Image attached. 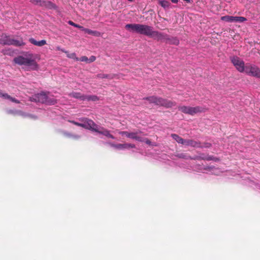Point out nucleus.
<instances>
[{
    "label": "nucleus",
    "mask_w": 260,
    "mask_h": 260,
    "mask_svg": "<svg viewBox=\"0 0 260 260\" xmlns=\"http://www.w3.org/2000/svg\"><path fill=\"white\" fill-rule=\"evenodd\" d=\"M221 20L228 22H243L247 20L245 17L242 16H224L221 17Z\"/></svg>",
    "instance_id": "8"
},
{
    "label": "nucleus",
    "mask_w": 260,
    "mask_h": 260,
    "mask_svg": "<svg viewBox=\"0 0 260 260\" xmlns=\"http://www.w3.org/2000/svg\"><path fill=\"white\" fill-rule=\"evenodd\" d=\"M66 135L68 137H71L72 136L75 139H78L80 137L79 136H72L70 134H67Z\"/></svg>",
    "instance_id": "41"
},
{
    "label": "nucleus",
    "mask_w": 260,
    "mask_h": 260,
    "mask_svg": "<svg viewBox=\"0 0 260 260\" xmlns=\"http://www.w3.org/2000/svg\"><path fill=\"white\" fill-rule=\"evenodd\" d=\"M167 37V35L158 31L153 30V29L149 36V37L158 41L165 40Z\"/></svg>",
    "instance_id": "11"
},
{
    "label": "nucleus",
    "mask_w": 260,
    "mask_h": 260,
    "mask_svg": "<svg viewBox=\"0 0 260 260\" xmlns=\"http://www.w3.org/2000/svg\"><path fill=\"white\" fill-rule=\"evenodd\" d=\"M177 157L179 158H184V159H200L201 157L200 156H194L193 157H191L189 156H187L186 154L184 153L178 154ZM202 159L207 160H214L215 161L219 160V159L217 158H214L212 156H208L204 157H202Z\"/></svg>",
    "instance_id": "10"
},
{
    "label": "nucleus",
    "mask_w": 260,
    "mask_h": 260,
    "mask_svg": "<svg viewBox=\"0 0 260 260\" xmlns=\"http://www.w3.org/2000/svg\"><path fill=\"white\" fill-rule=\"evenodd\" d=\"M43 0H30V2L36 5L42 7Z\"/></svg>",
    "instance_id": "29"
},
{
    "label": "nucleus",
    "mask_w": 260,
    "mask_h": 260,
    "mask_svg": "<svg viewBox=\"0 0 260 260\" xmlns=\"http://www.w3.org/2000/svg\"><path fill=\"white\" fill-rule=\"evenodd\" d=\"M139 133H141V132H130L128 135V138L136 140L139 142H142L143 141V138L138 135Z\"/></svg>",
    "instance_id": "14"
},
{
    "label": "nucleus",
    "mask_w": 260,
    "mask_h": 260,
    "mask_svg": "<svg viewBox=\"0 0 260 260\" xmlns=\"http://www.w3.org/2000/svg\"><path fill=\"white\" fill-rule=\"evenodd\" d=\"M69 96L75 99H80L82 101H84V95L82 94L80 92H73L69 94Z\"/></svg>",
    "instance_id": "20"
},
{
    "label": "nucleus",
    "mask_w": 260,
    "mask_h": 260,
    "mask_svg": "<svg viewBox=\"0 0 260 260\" xmlns=\"http://www.w3.org/2000/svg\"><path fill=\"white\" fill-rule=\"evenodd\" d=\"M79 120L81 121L82 127L95 132L112 139H115V137L110 134L109 131L97 125L93 120L87 118H80Z\"/></svg>",
    "instance_id": "2"
},
{
    "label": "nucleus",
    "mask_w": 260,
    "mask_h": 260,
    "mask_svg": "<svg viewBox=\"0 0 260 260\" xmlns=\"http://www.w3.org/2000/svg\"><path fill=\"white\" fill-rule=\"evenodd\" d=\"M129 132H126V131H120L119 132V134L121 135H125L126 137L128 138V135L129 134Z\"/></svg>",
    "instance_id": "34"
},
{
    "label": "nucleus",
    "mask_w": 260,
    "mask_h": 260,
    "mask_svg": "<svg viewBox=\"0 0 260 260\" xmlns=\"http://www.w3.org/2000/svg\"><path fill=\"white\" fill-rule=\"evenodd\" d=\"M82 30L84 31L86 33H87L88 34L94 36H96V37L101 36V33L98 31L92 30L90 29L84 28V27H82Z\"/></svg>",
    "instance_id": "17"
},
{
    "label": "nucleus",
    "mask_w": 260,
    "mask_h": 260,
    "mask_svg": "<svg viewBox=\"0 0 260 260\" xmlns=\"http://www.w3.org/2000/svg\"><path fill=\"white\" fill-rule=\"evenodd\" d=\"M69 122H70V123H73V124H75V122H76V121H74V120H69Z\"/></svg>",
    "instance_id": "44"
},
{
    "label": "nucleus",
    "mask_w": 260,
    "mask_h": 260,
    "mask_svg": "<svg viewBox=\"0 0 260 260\" xmlns=\"http://www.w3.org/2000/svg\"><path fill=\"white\" fill-rule=\"evenodd\" d=\"M244 72L248 75L260 78V69L254 64L247 63Z\"/></svg>",
    "instance_id": "6"
},
{
    "label": "nucleus",
    "mask_w": 260,
    "mask_h": 260,
    "mask_svg": "<svg viewBox=\"0 0 260 260\" xmlns=\"http://www.w3.org/2000/svg\"><path fill=\"white\" fill-rule=\"evenodd\" d=\"M8 96H9V97H6V99L9 100H10L11 101H12V102H14V103H19V101L18 100H17V99H15V98H13L11 97V96L10 95H9V94H8Z\"/></svg>",
    "instance_id": "32"
},
{
    "label": "nucleus",
    "mask_w": 260,
    "mask_h": 260,
    "mask_svg": "<svg viewBox=\"0 0 260 260\" xmlns=\"http://www.w3.org/2000/svg\"><path fill=\"white\" fill-rule=\"evenodd\" d=\"M230 60L237 70L240 73L244 72L245 66L244 61L237 56L230 57Z\"/></svg>",
    "instance_id": "7"
},
{
    "label": "nucleus",
    "mask_w": 260,
    "mask_h": 260,
    "mask_svg": "<svg viewBox=\"0 0 260 260\" xmlns=\"http://www.w3.org/2000/svg\"><path fill=\"white\" fill-rule=\"evenodd\" d=\"M185 145L194 148H203L200 142L191 139L186 140Z\"/></svg>",
    "instance_id": "12"
},
{
    "label": "nucleus",
    "mask_w": 260,
    "mask_h": 260,
    "mask_svg": "<svg viewBox=\"0 0 260 260\" xmlns=\"http://www.w3.org/2000/svg\"><path fill=\"white\" fill-rule=\"evenodd\" d=\"M183 1L186 2V3H190L191 0H183Z\"/></svg>",
    "instance_id": "45"
},
{
    "label": "nucleus",
    "mask_w": 260,
    "mask_h": 260,
    "mask_svg": "<svg viewBox=\"0 0 260 260\" xmlns=\"http://www.w3.org/2000/svg\"><path fill=\"white\" fill-rule=\"evenodd\" d=\"M202 146L203 148H209L211 146V144L209 143H205Z\"/></svg>",
    "instance_id": "39"
},
{
    "label": "nucleus",
    "mask_w": 260,
    "mask_h": 260,
    "mask_svg": "<svg viewBox=\"0 0 260 260\" xmlns=\"http://www.w3.org/2000/svg\"><path fill=\"white\" fill-rule=\"evenodd\" d=\"M30 100L31 102L41 103L48 105H53L57 103L56 100L48 96L47 94L44 92L34 95L30 98Z\"/></svg>",
    "instance_id": "4"
},
{
    "label": "nucleus",
    "mask_w": 260,
    "mask_h": 260,
    "mask_svg": "<svg viewBox=\"0 0 260 260\" xmlns=\"http://www.w3.org/2000/svg\"><path fill=\"white\" fill-rule=\"evenodd\" d=\"M110 145L112 147H114L115 149H119V150L127 149L126 143H124V144H113V143H110Z\"/></svg>",
    "instance_id": "23"
},
{
    "label": "nucleus",
    "mask_w": 260,
    "mask_h": 260,
    "mask_svg": "<svg viewBox=\"0 0 260 260\" xmlns=\"http://www.w3.org/2000/svg\"><path fill=\"white\" fill-rule=\"evenodd\" d=\"M28 116H30V117H31V118H36L35 117L32 116H31V115H28Z\"/></svg>",
    "instance_id": "47"
},
{
    "label": "nucleus",
    "mask_w": 260,
    "mask_h": 260,
    "mask_svg": "<svg viewBox=\"0 0 260 260\" xmlns=\"http://www.w3.org/2000/svg\"><path fill=\"white\" fill-rule=\"evenodd\" d=\"M159 4L160 6L165 9H167L170 7V3L169 2L166 0H162L159 2Z\"/></svg>",
    "instance_id": "26"
},
{
    "label": "nucleus",
    "mask_w": 260,
    "mask_h": 260,
    "mask_svg": "<svg viewBox=\"0 0 260 260\" xmlns=\"http://www.w3.org/2000/svg\"><path fill=\"white\" fill-rule=\"evenodd\" d=\"M66 54H67V56L68 58L73 59L76 61L79 60V58L76 56V54L75 53H69V52L68 51V53Z\"/></svg>",
    "instance_id": "28"
},
{
    "label": "nucleus",
    "mask_w": 260,
    "mask_h": 260,
    "mask_svg": "<svg viewBox=\"0 0 260 260\" xmlns=\"http://www.w3.org/2000/svg\"><path fill=\"white\" fill-rule=\"evenodd\" d=\"M143 99L147 100L149 103H152L157 106H162L166 108H172L176 105L175 102L156 96H150L145 98Z\"/></svg>",
    "instance_id": "3"
},
{
    "label": "nucleus",
    "mask_w": 260,
    "mask_h": 260,
    "mask_svg": "<svg viewBox=\"0 0 260 260\" xmlns=\"http://www.w3.org/2000/svg\"><path fill=\"white\" fill-rule=\"evenodd\" d=\"M56 49L57 50H59V51H61L65 53H68V51L65 50L64 49H62V48H61L59 46H57L56 47Z\"/></svg>",
    "instance_id": "38"
},
{
    "label": "nucleus",
    "mask_w": 260,
    "mask_h": 260,
    "mask_svg": "<svg viewBox=\"0 0 260 260\" xmlns=\"http://www.w3.org/2000/svg\"><path fill=\"white\" fill-rule=\"evenodd\" d=\"M15 63L24 66L28 70L38 71L39 66L36 61L35 55L30 52H25L13 59Z\"/></svg>",
    "instance_id": "1"
},
{
    "label": "nucleus",
    "mask_w": 260,
    "mask_h": 260,
    "mask_svg": "<svg viewBox=\"0 0 260 260\" xmlns=\"http://www.w3.org/2000/svg\"><path fill=\"white\" fill-rule=\"evenodd\" d=\"M11 41V38L6 34H3L0 39V44L4 45H8L6 43H8Z\"/></svg>",
    "instance_id": "19"
},
{
    "label": "nucleus",
    "mask_w": 260,
    "mask_h": 260,
    "mask_svg": "<svg viewBox=\"0 0 260 260\" xmlns=\"http://www.w3.org/2000/svg\"><path fill=\"white\" fill-rule=\"evenodd\" d=\"M89 59V63L92 62L94 61L96 59L95 56L92 55L90 57V58H88Z\"/></svg>",
    "instance_id": "36"
},
{
    "label": "nucleus",
    "mask_w": 260,
    "mask_h": 260,
    "mask_svg": "<svg viewBox=\"0 0 260 260\" xmlns=\"http://www.w3.org/2000/svg\"><path fill=\"white\" fill-rule=\"evenodd\" d=\"M152 28V26L139 24L138 33L149 37Z\"/></svg>",
    "instance_id": "9"
},
{
    "label": "nucleus",
    "mask_w": 260,
    "mask_h": 260,
    "mask_svg": "<svg viewBox=\"0 0 260 260\" xmlns=\"http://www.w3.org/2000/svg\"><path fill=\"white\" fill-rule=\"evenodd\" d=\"M0 97L6 99V97H9V96H8V94L7 93H3L0 90Z\"/></svg>",
    "instance_id": "35"
},
{
    "label": "nucleus",
    "mask_w": 260,
    "mask_h": 260,
    "mask_svg": "<svg viewBox=\"0 0 260 260\" xmlns=\"http://www.w3.org/2000/svg\"><path fill=\"white\" fill-rule=\"evenodd\" d=\"M178 110L184 114L194 115L197 113L205 112L207 111L208 109L200 106L190 107L186 106H180L178 107Z\"/></svg>",
    "instance_id": "5"
},
{
    "label": "nucleus",
    "mask_w": 260,
    "mask_h": 260,
    "mask_svg": "<svg viewBox=\"0 0 260 260\" xmlns=\"http://www.w3.org/2000/svg\"><path fill=\"white\" fill-rule=\"evenodd\" d=\"M142 142H144L146 144L148 145H151V141L147 138H143V141Z\"/></svg>",
    "instance_id": "37"
},
{
    "label": "nucleus",
    "mask_w": 260,
    "mask_h": 260,
    "mask_svg": "<svg viewBox=\"0 0 260 260\" xmlns=\"http://www.w3.org/2000/svg\"><path fill=\"white\" fill-rule=\"evenodd\" d=\"M204 170L207 171L211 174H217V172H218V169H216L214 167H205L203 169Z\"/></svg>",
    "instance_id": "24"
},
{
    "label": "nucleus",
    "mask_w": 260,
    "mask_h": 260,
    "mask_svg": "<svg viewBox=\"0 0 260 260\" xmlns=\"http://www.w3.org/2000/svg\"><path fill=\"white\" fill-rule=\"evenodd\" d=\"M75 125L81 127L82 124H81V123H79V122L76 121Z\"/></svg>",
    "instance_id": "42"
},
{
    "label": "nucleus",
    "mask_w": 260,
    "mask_h": 260,
    "mask_svg": "<svg viewBox=\"0 0 260 260\" xmlns=\"http://www.w3.org/2000/svg\"><path fill=\"white\" fill-rule=\"evenodd\" d=\"M203 169H204V168H202V169H200V170H201V171L203 172V173H205V171H204V170H203Z\"/></svg>",
    "instance_id": "46"
},
{
    "label": "nucleus",
    "mask_w": 260,
    "mask_h": 260,
    "mask_svg": "<svg viewBox=\"0 0 260 260\" xmlns=\"http://www.w3.org/2000/svg\"><path fill=\"white\" fill-rule=\"evenodd\" d=\"M139 24H127L125 27L127 30L138 33Z\"/></svg>",
    "instance_id": "18"
},
{
    "label": "nucleus",
    "mask_w": 260,
    "mask_h": 260,
    "mask_svg": "<svg viewBox=\"0 0 260 260\" xmlns=\"http://www.w3.org/2000/svg\"><path fill=\"white\" fill-rule=\"evenodd\" d=\"M96 76L98 78L101 79L108 78L110 79H112L113 78L112 75L106 74H98Z\"/></svg>",
    "instance_id": "27"
},
{
    "label": "nucleus",
    "mask_w": 260,
    "mask_h": 260,
    "mask_svg": "<svg viewBox=\"0 0 260 260\" xmlns=\"http://www.w3.org/2000/svg\"><path fill=\"white\" fill-rule=\"evenodd\" d=\"M171 1L174 4H177L178 2V0H171Z\"/></svg>",
    "instance_id": "43"
},
{
    "label": "nucleus",
    "mask_w": 260,
    "mask_h": 260,
    "mask_svg": "<svg viewBox=\"0 0 260 260\" xmlns=\"http://www.w3.org/2000/svg\"><path fill=\"white\" fill-rule=\"evenodd\" d=\"M79 59V60L81 61H84V62L89 63L88 58L87 57H86V56H83Z\"/></svg>",
    "instance_id": "33"
},
{
    "label": "nucleus",
    "mask_w": 260,
    "mask_h": 260,
    "mask_svg": "<svg viewBox=\"0 0 260 260\" xmlns=\"http://www.w3.org/2000/svg\"><path fill=\"white\" fill-rule=\"evenodd\" d=\"M42 7H44L49 9H57V6L50 1H43Z\"/></svg>",
    "instance_id": "16"
},
{
    "label": "nucleus",
    "mask_w": 260,
    "mask_h": 260,
    "mask_svg": "<svg viewBox=\"0 0 260 260\" xmlns=\"http://www.w3.org/2000/svg\"><path fill=\"white\" fill-rule=\"evenodd\" d=\"M126 144L127 149H128L130 148H135V147H136L135 144H128V143H126Z\"/></svg>",
    "instance_id": "40"
},
{
    "label": "nucleus",
    "mask_w": 260,
    "mask_h": 260,
    "mask_svg": "<svg viewBox=\"0 0 260 260\" xmlns=\"http://www.w3.org/2000/svg\"><path fill=\"white\" fill-rule=\"evenodd\" d=\"M68 23L69 24H70V25H71L72 26H74L75 27L78 28L80 29L81 30H82V27H83L82 26H81V25H80L79 24L75 23L72 21L69 20Z\"/></svg>",
    "instance_id": "30"
},
{
    "label": "nucleus",
    "mask_w": 260,
    "mask_h": 260,
    "mask_svg": "<svg viewBox=\"0 0 260 260\" xmlns=\"http://www.w3.org/2000/svg\"><path fill=\"white\" fill-rule=\"evenodd\" d=\"M8 96H9V97H6V99L9 100H10L11 101H12V102H14V103H19V101L18 100H17V99H15V98H13L11 97V96L10 95H9V94H8Z\"/></svg>",
    "instance_id": "31"
},
{
    "label": "nucleus",
    "mask_w": 260,
    "mask_h": 260,
    "mask_svg": "<svg viewBox=\"0 0 260 260\" xmlns=\"http://www.w3.org/2000/svg\"><path fill=\"white\" fill-rule=\"evenodd\" d=\"M6 44H8V45H13L16 47L23 46L25 45V43L22 39L20 40L11 39V41L8 43H6Z\"/></svg>",
    "instance_id": "13"
},
{
    "label": "nucleus",
    "mask_w": 260,
    "mask_h": 260,
    "mask_svg": "<svg viewBox=\"0 0 260 260\" xmlns=\"http://www.w3.org/2000/svg\"><path fill=\"white\" fill-rule=\"evenodd\" d=\"M171 137L179 144L185 145L186 140L183 139L178 135L173 134L171 135Z\"/></svg>",
    "instance_id": "21"
},
{
    "label": "nucleus",
    "mask_w": 260,
    "mask_h": 260,
    "mask_svg": "<svg viewBox=\"0 0 260 260\" xmlns=\"http://www.w3.org/2000/svg\"><path fill=\"white\" fill-rule=\"evenodd\" d=\"M29 42L32 44L39 47H42L47 44L46 41L45 40L37 41L32 38L29 39Z\"/></svg>",
    "instance_id": "15"
},
{
    "label": "nucleus",
    "mask_w": 260,
    "mask_h": 260,
    "mask_svg": "<svg viewBox=\"0 0 260 260\" xmlns=\"http://www.w3.org/2000/svg\"><path fill=\"white\" fill-rule=\"evenodd\" d=\"M165 40L168 41V43L170 44L178 45L179 44V40L177 37L169 38L167 36Z\"/></svg>",
    "instance_id": "22"
},
{
    "label": "nucleus",
    "mask_w": 260,
    "mask_h": 260,
    "mask_svg": "<svg viewBox=\"0 0 260 260\" xmlns=\"http://www.w3.org/2000/svg\"><path fill=\"white\" fill-rule=\"evenodd\" d=\"M96 101L99 100V98L98 96L95 95H84V101Z\"/></svg>",
    "instance_id": "25"
}]
</instances>
